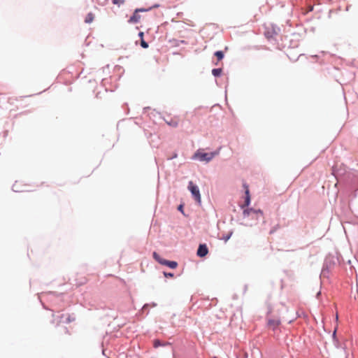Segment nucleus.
<instances>
[{"mask_svg":"<svg viewBox=\"0 0 358 358\" xmlns=\"http://www.w3.org/2000/svg\"><path fill=\"white\" fill-rule=\"evenodd\" d=\"M143 35H144L143 32H142V31L139 32L138 36L141 38V40H142V38H143Z\"/></svg>","mask_w":358,"mask_h":358,"instance_id":"obj_18","label":"nucleus"},{"mask_svg":"<svg viewBox=\"0 0 358 358\" xmlns=\"http://www.w3.org/2000/svg\"><path fill=\"white\" fill-rule=\"evenodd\" d=\"M182 206L180 205V206L178 207V209H179L180 210H182Z\"/></svg>","mask_w":358,"mask_h":358,"instance_id":"obj_19","label":"nucleus"},{"mask_svg":"<svg viewBox=\"0 0 358 358\" xmlns=\"http://www.w3.org/2000/svg\"><path fill=\"white\" fill-rule=\"evenodd\" d=\"M253 215H256L257 216L259 215L260 216H262L263 213L260 210H256L252 208H247L243 210V215L245 217L253 216Z\"/></svg>","mask_w":358,"mask_h":358,"instance_id":"obj_6","label":"nucleus"},{"mask_svg":"<svg viewBox=\"0 0 358 358\" xmlns=\"http://www.w3.org/2000/svg\"><path fill=\"white\" fill-rule=\"evenodd\" d=\"M221 73H222V69H214L212 71V73L215 76H220Z\"/></svg>","mask_w":358,"mask_h":358,"instance_id":"obj_12","label":"nucleus"},{"mask_svg":"<svg viewBox=\"0 0 358 358\" xmlns=\"http://www.w3.org/2000/svg\"><path fill=\"white\" fill-rule=\"evenodd\" d=\"M166 123L172 127H176L178 124V120H171V122H169L166 120Z\"/></svg>","mask_w":358,"mask_h":358,"instance_id":"obj_14","label":"nucleus"},{"mask_svg":"<svg viewBox=\"0 0 358 358\" xmlns=\"http://www.w3.org/2000/svg\"><path fill=\"white\" fill-rule=\"evenodd\" d=\"M141 45L143 48H148V43H146L143 38H142V40H141Z\"/></svg>","mask_w":358,"mask_h":358,"instance_id":"obj_15","label":"nucleus"},{"mask_svg":"<svg viewBox=\"0 0 358 358\" xmlns=\"http://www.w3.org/2000/svg\"><path fill=\"white\" fill-rule=\"evenodd\" d=\"M160 345H161V344H160L159 341H158V340H155V341H154V347H155V348H157V347H159Z\"/></svg>","mask_w":358,"mask_h":358,"instance_id":"obj_16","label":"nucleus"},{"mask_svg":"<svg viewBox=\"0 0 358 358\" xmlns=\"http://www.w3.org/2000/svg\"><path fill=\"white\" fill-rule=\"evenodd\" d=\"M152 255H153L154 259L162 265H166L171 268H176L178 266V263L176 262L169 261V260L162 259L160 257V256L156 252H154Z\"/></svg>","mask_w":358,"mask_h":358,"instance_id":"obj_2","label":"nucleus"},{"mask_svg":"<svg viewBox=\"0 0 358 358\" xmlns=\"http://www.w3.org/2000/svg\"><path fill=\"white\" fill-rule=\"evenodd\" d=\"M215 55L217 57V58L219 61L222 59L224 57V53L222 51L215 52Z\"/></svg>","mask_w":358,"mask_h":358,"instance_id":"obj_11","label":"nucleus"},{"mask_svg":"<svg viewBox=\"0 0 358 358\" xmlns=\"http://www.w3.org/2000/svg\"><path fill=\"white\" fill-rule=\"evenodd\" d=\"M215 155V153L214 152H203L200 150H198L194 155L193 158L196 159H199L202 162H208L210 161L214 156Z\"/></svg>","mask_w":358,"mask_h":358,"instance_id":"obj_1","label":"nucleus"},{"mask_svg":"<svg viewBox=\"0 0 358 358\" xmlns=\"http://www.w3.org/2000/svg\"><path fill=\"white\" fill-rule=\"evenodd\" d=\"M208 252V249L206 244H200L199 246V248L197 250L196 255L199 257H205Z\"/></svg>","mask_w":358,"mask_h":358,"instance_id":"obj_7","label":"nucleus"},{"mask_svg":"<svg viewBox=\"0 0 358 358\" xmlns=\"http://www.w3.org/2000/svg\"><path fill=\"white\" fill-rule=\"evenodd\" d=\"M164 274L167 278H172V277H173V273H166V272H164Z\"/></svg>","mask_w":358,"mask_h":358,"instance_id":"obj_17","label":"nucleus"},{"mask_svg":"<svg viewBox=\"0 0 358 358\" xmlns=\"http://www.w3.org/2000/svg\"><path fill=\"white\" fill-rule=\"evenodd\" d=\"M94 18V14L92 13H89L85 19V22L91 23L93 22Z\"/></svg>","mask_w":358,"mask_h":358,"instance_id":"obj_10","label":"nucleus"},{"mask_svg":"<svg viewBox=\"0 0 358 358\" xmlns=\"http://www.w3.org/2000/svg\"><path fill=\"white\" fill-rule=\"evenodd\" d=\"M280 324V321L276 319H270L268 321V326L273 330L275 329Z\"/></svg>","mask_w":358,"mask_h":358,"instance_id":"obj_9","label":"nucleus"},{"mask_svg":"<svg viewBox=\"0 0 358 358\" xmlns=\"http://www.w3.org/2000/svg\"><path fill=\"white\" fill-rule=\"evenodd\" d=\"M188 189L191 192L194 199L200 203L201 201V197L198 186L194 185L192 181H189L188 184Z\"/></svg>","mask_w":358,"mask_h":358,"instance_id":"obj_3","label":"nucleus"},{"mask_svg":"<svg viewBox=\"0 0 358 358\" xmlns=\"http://www.w3.org/2000/svg\"><path fill=\"white\" fill-rule=\"evenodd\" d=\"M145 11V9L143 8H138L136 9L133 15L130 17L128 22L131 24H135L138 23L140 21L141 15L138 14L139 12H143Z\"/></svg>","mask_w":358,"mask_h":358,"instance_id":"obj_5","label":"nucleus"},{"mask_svg":"<svg viewBox=\"0 0 358 358\" xmlns=\"http://www.w3.org/2000/svg\"><path fill=\"white\" fill-rule=\"evenodd\" d=\"M243 187L245 189V204L242 206V208H244L245 206H248L250 204V196L248 186L246 184H244Z\"/></svg>","mask_w":358,"mask_h":358,"instance_id":"obj_8","label":"nucleus"},{"mask_svg":"<svg viewBox=\"0 0 358 358\" xmlns=\"http://www.w3.org/2000/svg\"><path fill=\"white\" fill-rule=\"evenodd\" d=\"M75 320V317L69 313H62L57 317V324L62 322L71 323Z\"/></svg>","mask_w":358,"mask_h":358,"instance_id":"obj_4","label":"nucleus"},{"mask_svg":"<svg viewBox=\"0 0 358 358\" xmlns=\"http://www.w3.org/2000/svg\"><path fill=\"white\" fill-rule=\"evenodd\" d=\"M112 2L113 4L120 6L121 5H123L125 1L124 0H112Z\"/></svg>","mask_w":358,"mask_h":358,"instance_id":"obj_13","label":"nucleus"},{"mask_svg":"<svg viewBox=\"0 0 358 358\" xmlns=\"http://www.w3.org/2000/svg\"><path fill=\"white\" fill-rule=\"evenodd\" d=\"M225 238H226V241H228L229 237L227 238V236H225Z\"/></svg>","mask_w":358,"mask_h":358,"instance_id":"obj_20","label":"nucleus"},{"mask_svg":"<svg viewBox=\"0 0 358 358\" xmlns=\"http://www.w3.org/2000/svg\"><path fill=\"white\" fill-rule=\"evenodd\" d=\"M225 238H226V241H228L229 237L227 238V236H225Z\"/></svg>","mask_w":358,"mask_h":358,"instance_id":"obj_21","label":"nucleus"}]
</instances>
